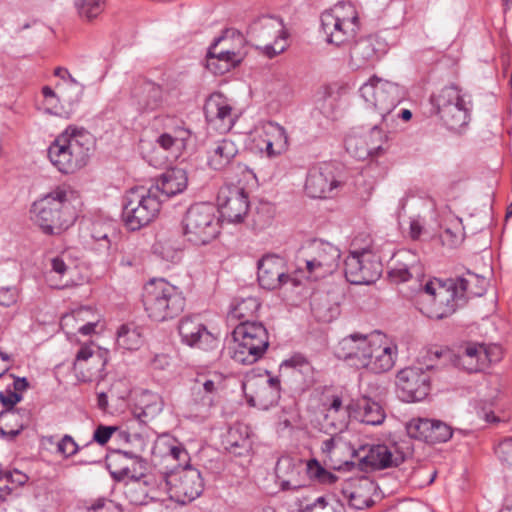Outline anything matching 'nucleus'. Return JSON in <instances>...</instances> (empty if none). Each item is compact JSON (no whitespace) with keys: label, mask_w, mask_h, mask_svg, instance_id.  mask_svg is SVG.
Returning a JSON list of instances; mask_svg holds the SVG:
<instances>
[{"label":"nucleus","mask_w":512,"mask_h":512,"mask_svg":"<svg viewBox=\"0 0 512 512\" xmlns=\"http://www.w3.org/2000/svg\"><path fill=\"white\" fill-rule=\"evenodd\" d=\"M87 512H124L122 507L113 500L101 497L86 505Z\"/></svg>","instance_id":"nucleus-55"},{"label":"nucleus","mask_w":512,"mask_h":512,"mask_svg":"<svg viewBox=\"0 0 512 512\" xmlns=\"http://www.w3.org/2000/svg\"><path fill=\"white\" fill-rule=\"evenodd\" d=\"M411 456L412 447L409 443L395 444L393 448L385 444L372 445L360 460V465L365 471L383 470L397 467Z\"/></svg>","instance_id":"nucleus-17"},{"label":"nucleus","mask_w":512,"mask_h":512,"mask_svg":"<svg viewBox=\"0 0 512 512\" xmlns=\"http://www.w3.org/2000/svg\"><path fill=\"white\" fill-rule=\"evenodd\" d=\"M164 402L160 395L150 391L141 394L135 409V416L143 423L153 419L163 410Z\"/></svg>","instance_id":"nucleus-40"},{"label":"nucleus","mask_w":512,"mask_h":512,"mask_svg":"<svg viewBox=\"0 0 512 512\" xmlns=\"http://www.w3.org/2000/svg\"><path fill=\"white\" fill-rule=\"evenodd\" d=\"M502 358V348L497 344H483V364L484 369L490 364L499 362Z\"/></svg>","instance_id":"nucleus-58"},{"label":"nucleus","mask_w":512,"mask_h":512,"mask_svg":"<svg viewBox=\"0 0 512 512\" xmlns=\"http://www.w3.org/2000/svg\"><path fill=\"white\" fill-rule=\"evenodd\" d=\"M386 52V43L378 37L370 35L361 38L351 48V64L355 69L373 67Z\"/></svg>","instance_id":"nucleus-27"},{"label":"nucleus","mask_w":512,"mask_h":512,"mask_svg":"<svg viewBox=\"0 0 512 512\" xmlns=\"http://www.w3.org/2000/svg\"><path fill=\"white\" fill-rule=\"evenodd\" d=\"M219 214L231 223H241L247 216L250 202L243 187L230 185L222 187L217 196Z\"/></svg>","instance_id":"nucleus-21"},{"label":"nucleus","mask_w":512,"mask_h":512,"mask_svg":"<svg viewBox=\"0 0 512 512\" xmlns=\"http://www.w3.org/2000/svg\"><path fill=\"white\" fill-rule=\"evenodd\" d=\"M188 183L187 173L179 167H172L162 173L151 188L163 201L182 193Z\"/></svg>","instance_id":"nucleus-33"},{"label":"nucleus","mask_w":512,"mask_h":512,"mask_svg":"<svg viewBox=\"0 0 512 512\" xmlns=\"http://www.w3.org/2000/svg\"><path fill=\"white\" fill-rule=\"evenodd\" d=\"M204 114L207 122L218 125L223 130H230L237 116L228 99L220 92L212 93L204 104Z\"/></svg>","instance_id":"nucleus-30"},{"label":"nucleus","mask_w":512,"mask_h":512,"mask_svg":"<svg viewBox=\"0 0 512 512\" xmlns=\"http://www.w3.org/2000/svg\"><path fill=\"white\" fill-rule=\"evenodd\" d=\"M281 397V383L277 376H269L255 390L250 402L261 409L277 405Z\"/></svg>","instance_id":"nucleus-36"},{"label":"nucleus","mask_w":512,"mask_h":512,"mask_svg":"<svg viewBox=\"0 0 512 512\" xmlns=\"http://www.w3.org/2000/svg\"><path fill=\"white\" fill-rule=\"evenodd\" d=\"M165 129L178 142V145L185 150L192 137V131L186 123L177 117H170L165 124Z\"/></svg>","instance_id":"nucleus-48"},{"label":"nucleus","mask_w":512,"mask_h":512,"mask_svg":"<svg viewBox=\"0 0 512 512\" xmlns=\"http://www.w3.org/2000/svg\"><path fill=\"white\" fill-rule=\"evenodd\" d=\"M260 307L261 303L257 297L235 299L228 313V321L231 324L234 321L237 323L259 322L257 317Z\"/></svg>","instance_id":"nucleus-37"},{"label":"nucleus","mask_w":512,"mask_h":512,"mask_svg":"<svg viewBox=\"0 0 512 512\" xmlns=\"http://www.w3.org/2000/svg\"><path fill=\"white\" fill-rule=\"evenodd\" d=\"M483 343L468 342L458 355V365L469 373L484 370Z\"/></svg>","instance_id":"nucleus-39"},{"label":"nucleus","mask_w":512,"mask_h":512,"mask_svg":"<svg viewBox=\"0 0 512 512\" xmlns=\"http://www.w3.org/2000/svg\"><path fill=\"white\" fill-rule=\"evenodd\" d=\"M20 291L16 286L0 287V305L3 307H12L17 304Z\"/></svg>","instance_id":"nucleus-57"},{"label":"nucleus","mask_w":512,"mask_h":512,"mask_svg":"<svg viewBox=\"0 0 512 512\" xmlns=\"http://www.w3.org/2000/svg\"><path fill=\"white\" fill-rule=\"evenodd\" d=\"M90 144L84 128L70 125L50 144L48 158L61 173L73 174L87 164Z\"/></svg>","instance_id":"nucleus-2"},{"label":"nucleus","mask_w":512,"mask_h":512,"mask_svg":"<svg viewBox=\"0 0 512 512\" xmlns=\"http://www.w3.org/2000/svg\"><path fill=\"white\" fill-rule=\"evenodd\" d=\"M370 343L364 369L375 374L390 371L395 365L397 346L384 333L377 330L371 333Z\"/></svg>","instance_id":"nucleus-18"},{"label":"nucleus","mask_w":512,"mask_h":512,"mask_svg":"<svg viewBox=\"0 0 512 512\" xmlns=\"http://www.w3.org/2000/svg\"><path fill=\"white\" fill-rule=\"evenodd\" d=\"M238 153L239 148L232 139H217L207 149V165L212 170L224 171L233 165Z\"/></svg>","instance_id":"nucleus-31"},{"label":"nucleus","mask_w":512,"mask_h":512,"mask_svg":"<svg viewBox=\"0 0 512 512\" xmlns=\"http://www.w3.org/2000/svg\"><path fill=\"white\" fill-rule=\"evenodd\" d=\"M275 476L281 491H298L307 485L302 460L291 456H281L277 460Z\"/></svg>","instance_id":"nucleus-28"},{"label":"nucleus","mask_w":512,"mask_h":512,"mask_svg":"<svg viewBox=\"0 0 512 512\" xmlns=\"http://www.w3.org/2000/svg\"><path fill=\"white\" fill-rule=\"evenodd\" d=\"M118 431V427L116 426H107L100 424L96 427L93 432L92 440V448H94V443L99 444L100 446H104L109 442L113 434Z\"/></svg>","instance_id":"nucleus-56"},{"label":"nucleus","mask_w":512,"mask_h":512,"mask_svg":"<svg viewBox=\"0 0 512 512\" xmlns=\"http://www.w3.org/2000/svg\"><path fill=\"white\" fill-rule=\"evenodd\" d=\"M91 237L100 242V246L110 252L112 240L116 238V229L113 223L96 221L92 224Z\"/></svg>","instance_id":"nucleus-46"},{"label":"nucleus","mask_w":512,"mask_h":512,"mask_svg":"<svg viewBox=\"0 0 512 512\" xmlns=\"http://www.w3.org/2000/svg\"><path fill=\"white\" fill-rule=\"evenodd\" d=\"M359 93L367 105L379 114L380 123L377 124L383 129L393 127L394 110L400 102L399 86L373 76L360 87Z\"/></svg>","instance_id":"nucleus-10"},{"label":"nucleus","mask_w":512,"mask_h":512,"mask_svg":"<svg viewBox=\"0 0 512 512\" xmlns=\"http://www.w3.org/2000/svg\"><path fill=\"white\" fill-rule=\"evenodd\" d=\"M74 190L67 184L54 187L50 192L34 201L30 218L45 235L56 236L65 232L76 220L71 203Z\"/></svg>","instance_id":"nucleus-1"},{"label":"nucleus","mask_w":512,"mask_h":512,"mask_svg":"<svg viewBox=\"0 0 512 512\" xmlns=\"http://www.w3.org/2000/svg\"><path fill=\"white\" fill-rule=\"evenodd\" d=\"M344 274L351 284L369 285L381 276L382 264L369 250L354 251L344 261Z\"/></svg>","instance_id":"nucleus-15"},{"label":"nucleus","mask_w":512,"mask_h":512,"mask_svg":"<svg viewBox=\"0 0 512 512\" xmlns=\"http://www.w3.org/2000/svg\"><path fill=\"white\" fill-rule=\"evenodd\" d=\"M370 340L371 333L369 335L354 333L346 336L339 342L337 356L357 369H364L371 345Z\"/></svg>","instance_id":"nucleus-29"},{"label":"nucleus","mask_w":512,"mask_h":512,"mask_svg":"<svg viewBox=\"0 0 512 512\" xmlns=\"http://www.w3.org/2000/svg\"><path fill=\"white\" fill-rule=\"evenodd\" d=\"M335 166L324 162L312 167L306 177L305 192L311 198H327L341 182L335 174Z\"/></svg>","instance_id":"nucleus-26"},{"label":"nucleus","mask_w":512,"mask_h":512,"mask_svg":"<svg viewBox=\"0 0 512 512\" xmlns=\"http://www.w3.org/2000/svg\"><path fill=\"white\" fill-rule=\"evenodd\" d=\"M125 497L131 504L137 506L146 505L151 501L141 479L132 480L125 491Z\"/></svg>","instance_id":"nucleus-50"},{"label":"nucleus","mask_w":512,"mask_h":512,"mask_svg":"<svg viewBox=\"0 0 512 512\" xmlns=\"http://www.w3.org/2000/svg\"><path fill=\"white\" fill-rule=\"evenodd\" d=\"M449 351L427 350L423 356L424 362L418 365L405 367L396 375V387L399 398L405 402H419L424 400L431 390V375L434 369L439 368L438 362L442 357H449Z\"/></svg>","instance_id":"nucleus-5"},{"label":"nucleus","mask_w":512,"mask_h":512,"mask_svg":"<svg viewBox=\"0 0 512 512\" xmlns=\"http://www.w3.org/2000/svg\"><path fill=\"white\" fill-rule=\"evenodd\" d=\"M245 38L234 28L225 29L208 48L206 67L215 75H223L242 61L241 48Z\"/></svg>","instance_id":"nucleus-12"},{"label":"nucleus","mask_w":512,"mask_h":512,"mask_svg":"<svg viewBox=\"0 0 512 512\" xmlns=\"http://www.w3.org/2000/svg\"><path fill=\"white\" fill-rule=\"evenodd\" d=\"M226 449L234 455H243L244 452L248 451L250 441L247 437H241L238 435L237 430H229L226 436Z\"/></svg>","instance_id":"nucleus-51"},{"label":"nucleus","mask_w":512,"mask_h":512,"mask_svg":"<svg viewBox=\"0 0 512 512\" xmlns=\"http://www.w3.org/2000/svg\"><path fill=\"white\" fill-rule=\"evenodd\" d=\"M425 268L417 255L411 251L403 250L394 255V263L388 271V278L394 284L415 280L418 290L422 291Z\"/></svg>","instance_id":"nucleus-25"},{"label":"nucleus","mask_w":512,"mask_h":512,"mask_svg":"<svg viewBox=\"0 0 512 512\" xmlns=\"http://www.w3.org/2000/svg\"><path fill=\"white\" fill-rule=\"evenodd\" d=\"M151 366L156 370H165L170 366V358L166 354H157L151 360Z\"/></svg>","instance_id":"nucleus-62"},{"label":"nucleus","mask_w":512,"mask_h":512,"mask_svg":"<svg viewBox=\"0 0 512 512\" xmlns=\"http://www.w3.org/2000/svg\"><path fill=\"white\" fill-rule=\"evenodd\" d=\"M106 353L93 351L89 346H82L73 363V371L81 382H100L106 376Z\"/></svg>","instance_id":"nucleus-24"},{"label":"nucleus","mask_w":512,"mask_h":512,"mask_svg":"<svg viewBox=\"0 0 512 512\" xmlns=\"http://www.w3.org/2000/svg\"><path fill=\"white\" fill-rule=\"evenodd\" d=\"M92 448V442H88L83 446L74 440L71 435L65 434L57 443V452L67 459L73 457L79 452H85Z\"/></svg>","instance_id":"nucleus-49"},{"label":"nucleus","mask_w":512,"mask_h":512,"mask_svg":"<svg viewBox=\"0 0 512 512\" xmlns=\"http://www.w3.org/2000/svg\"><path fill=\"white\" fill-rule=\"evenodd\" d=\"M326 41L337 47L351 42L359 30L357 11L350 3H338L320 17Z\"/></svg>","instance_id":"nucleus-11"},{"label":"nucleus","mask_w":512,"mask_h":512,"mask_svg":"<svg viewBox=\"0 0 512 512\" xmlns=\"http://www.w3.org/2000/svg\"><path fill=\"white\" fill-rule=\"evenodd\" d=\"M21 400L22 395L14 392L9 387L5 391L0 392V402L5 409V411L1 413V416H11L15 418L18 414L15 405Z\"/></svg>","instance_id":"nucleus-54"},{"label":"nucleus","mask_w":512,"mask_h":512,"mask_svg":"<svg viewBox=\"0 0 512 512\" xmlns=\"http://www.w3.org/2000/svg\"><path fill=\"white\" fill-rule=\"evenodd\" d=\"M116 342L125 350H138L144 343L143 328L134 322L122 324L117 331Z\"/></svg>","instance_id":"nucleus-42"},{"label":"nucleus","mask_w":512,"mask_h":512,"mask_svg":"<svg viewBox=\"0 0 512 512\" xmlns=\"http://www.w3.org/2000/svg\"><path fill=\"white\" fill-rule=\"evenodd\" d=\"M232 335L235 342L232 358L240 364L256 363L269 347V333L261 321L236 323Z\"/></svg>","instance_id":"nucleus-9"},{"label":"nucleus","mask_w":512,"mask_h":512,"mask_svg":"<svg viewBox=\"0 0 512 512\" xmlns=\"http://www.w3.org/2000/svg\"><path fill=\"white\" fill-rule=\"evenodd\" d=\"M194 389L197 390L198 393L203 392V403L211 406L218 394L226 389V376L218 371L198 374L195 379Z\"/></svg>","instance_id":"nucleus-35"},{"label":"nucleus","mask_w":512,"mask_h":512,"mask_svg":"<svg viewBox=\"0 0 512 512\" xmlns=\"http://www.w3.org/2000/svg\"><path fill=\"white\" fill-rule=\"evenodd\" d=\"M306 269L314 279L332 274L339 266L340 250L322 240H313L304 248Z\"/></svg>","instance_id":"nucleus-14"},{"label":"nucleus","mask_w":512,"mask_h":512,"mask_svg":"<svg viewBox=\"0 0 512 512\" xmlns=\"http://www.w3.org/2000/svg\"><path fill=\"white\" fill-rule=\"evenodd\" d=\"M405 428L410 438L427 444L447 442L453 434L448 424L432 418L414 417L406 423Z\"/></svg>","instance_id":"nucleus-23"},{"label":"nucleus","mask_w":512,"mask_h":512,"mask_svg":"<svg viewBox=\"0 0 512 512\" xmlns=\"http://www.w3.org/2000/svg\"><path fill=\"white\" fill-rule=\"evenodd\" d=\"M28 479L25 473L17 469H0V500L5 501L15 489L25 485Z\"/></svg>","instance_id":"nucleus-45"},{"label":"nucleus","mask_w":512,"mask_h":512,"mask_svg":"<svg viewBox=\"0 0 512 512\" xmlns=\"http://www.w3.org/2000/svg\"><path fill=\"white\" fill-rule=\"evenodd\" d=\"M250 31L256 40L262 42L272 38L277 39L281 37V34L285 33L283 24L273 17L258 19L250 26Z\"/></svg>","instance_id":"nucleus-43"},{"label":"nucleus","mask_w":512,"mask_h":512,"mask_svg":"<svg viewBox=\"0 0 512 512\" xmlns=\"http://www.w3.org/2000/svg\"><path fill=\"white\" fill-rule=\"evenodd\" d=\"M370 142L361 136H349L345 139L347 152L358 160L375 159L388 149V136L380 125L375 124L370 130Z\"/></svg>","instance_id":"nucleus-22"},{"label":"nucleus","mask_w":512,"mask_h":512,"mask_svg":"<svg viewBox=\"0 0 512 512\" xmlns=\"http://www.w3.org/2000/svg\"><path fill=\"white\" fill-rule=\"evenodd\" d=\"M257 268V279L264 289H280L289 282L294 287L299 285L298 280L287 273L286 261L281 256L267 254L259 260Z\"/></svg>","instance_id":"nucleus-20"},{"label":"nucleus","mask_w":512,"mask_h":512,"mask_svg":"<svg viewBox=\"0 0 512 512\" xmlns=\"http://www.w3.org/2000/svg\"><path fill=\"white\" fill-rule=\"evenodd\" d=\"M310 480L322 485L334 484L338 477L325 469L317 459H310L306 463V474Z\"/></svg>","instance_id":"nucleus-47"},{"label":"nucleus","mask_w":512,"mask_h":512,"mask_svg":"<svg viewBox=\"0 0 512 512\" xmlns=\"http://www.w3.org/2000/svg\"><path fill=\"white\" fill-rule=\"evenodd\" d=\"M421 292L430 297L427 316L437 320L454 314L466 303L468 293L481 295L480 292L469 291V280L463 277L434 278L423 285Z\"/></svg>","instance_id":"nucleus-3"},{"label":"nucleus","mask_w":512,"mask_h":512,"mask_svg":"<svg viewBox=\"0 0 512 512\" xmlns=\"http://www.w3.org/2000/svg\"><path fill=\"white\" fill-rule=\"evenodd\" d=\"M162 202L153 188L134 187L128 190L122 201V219L127 229L137 231L152 222Z\"/></svg>","instance_id":"nucleus-7"},{"label":"nucleus","mask_w":512,"mask_h":512,"mask_svg":"<svg viewBox=\"0 0 512 512\" xmlns=\"http://www.w3.org/2000/svg\"><path fill=\"white\" fill-rule=\"evenodd\" d=\"M75 6L81 18L92 20L103 11V0H76Z\"/></svg>","instance_id":"nucleus-52"},{"label":"nucleus","mask_w":512,"mask_h":512,"mask_svg":"<svg viewBox=\"0 0 512 512\" xmlns=\"http://www.w3.org/2000/svg\"><path fill=\"white\" fill-rule=\"evenodd\" d=\"M105 463L112 479L116 482L141 479L147 470V461L142 456L121 449L109 450Z\"/></svg>","instance_id":"nucleus-16"},{"label":"nucleus","mask_w":512,"mask_h":512,"mask_svg":"<svg viewBox=\"0 0 512 512\" xmlns=\"http://www.w3.org/2000/svg\"><path fill=\"white\" fill-rule=\"evenodd\" d=\"M499 460L509 467H512V438L501 441L495 448Z\"/></svg>","instance_id":"nucleus-59"},{"label":"nucleus","mask_w":512,"mask_h":512,"mask_svg":"<svg viewBox=\"0 0 512 512\" xmlns=\"http://www.w3.org/2000/svg\"><path fill=\"white\" fill-rule=\"evenodd\" d=\"M170 500L180 504H186L201 495L204 489V481L198 469L190 464L170 470Z\"/></svg>","instance_id":"nucleus-13"},{"label":"nucleus","mask_w":512,"mask_h":512,"mask_svg":"<svg viewBox=\"0 0 512 512\" xmlns=\"http://www.w3.org/2000/svg\"><path fill=\"white\" fill-rule=\"evenodd\" d=\"M181 342L191 348L209 351L217 348L219 340L208 330L200 315H187L178 323Z\"/></svg>","instance_id":"nucleus-19"},{"label":"nucleus","mask_w":512,"mask_h":512,"mask_svg":"<svg viewBox=\"0 0 512 512\" xmlns=\"http://www.w3.org/2000/svg\"><path fill=\"white\" fill-rule=\"evenodd\" d=\"M467 97L457 85L445 86L430 97L431 113L437 115L448 129L458 131L470 121L472 103Z\"/></svg>","instance_id":"nucleus-6"},{"label":"nucleus","mask_w":512,"mask_h":512,"mask_svg":"<svg viewBox=\"0 0 512 512\" xmlns=\"http://www.w3.org/2000/svg\"><path fill=\"white\" fill-rule=\"evenodd\" d=\"M168 455L175 461L188 464L189 454L182 445L171 446Z\"/></svg>","instance_id":"nucleus-61"},{"label":"nucleus","mask_w":512,"mask_h":512,"mask_svg":"<svg viewBox=\"0 0 512 512\" xmlns=\"http://www.w3.org/2000/svg\"><path fill=\"white\" fill-rule=\"evenodd\" d=\"M170 470L154 474H146L141 478V482L152 502L164 501L170 499Z\"/></svg>","instance_id":"nucleus-38"},{"label":"nucleus","mask_w":512,"mask_h":512,"mask_svg":"<svg viewBox=\"0 0 512 512\" xmlns=\"http://www.w3.org/2000/svg\"><path fill=\"white\" fill-rule=\"evenodd\" d=\"M259 139L273 142L277 150L286 151L288 149L287 132L283 126L276 122L268 121L262 124L259 129Z\"/></svg>","instance_id":"nucleus-44"},{"label":"nucleus","mask_w":512,"mask_h":512,"mask_svg":"<svg viewBox=\"0 0 512 512\" xmlns=\"http://www.w3.org/2000/svg\"><path fill=\"white\" fill-rule=\"evenodd\" d=\"M142 303L152 321L164 322L184 311L186 298L177 286L164 278H153L143 286Z\"/></svg>","instance_id":"nucleus-4"},{"label":"nucleus","mask_w":512,"mask_h":512,"mask_svg":"<svg viewBox=\"0 0 512 512\" xmlns=\"http://www.w3.org/2000/svg\"><path fill=\"white\" fill-rule=\"evenodd\" d=\"M182 223L184 236L194 245H206L220 234L219 209L211 203L192 204Z\"/></svg>","instance_id":"nucleus-8"},{"label":"nucleus","mask_w":512,"mask_h":512,"mask_svg":"<svg viewBox=\"0 0 512 512\" xmlns=\"http://www.w3.org/2000/svg\"><path fill=\"white\" fill-rule=\"evenodd\" d=\"M477 415L483 418L487 423H497L499 418L495 415L494 411L486 407H477Z\"/></svg>","instance_id":"nucleus-64"},{"label":"nucleus","mask_w":512,"mask_h":512,"mask_svg":"<svg viewBox=\"0 0 512 512\" xmlns=\"http://www.w3.org/2000/svg\"><path fill=\"white\" fill-rule=\"evenodd\" d=\"M156 143L164 150L170 151L175 154L181 153L184 149L178 145V142L171 136V134L165 129V131L160 134Z\"/></svg>","instance_id":"nucleus-60"},{"label":"nucleus","mask_w":512,"mask_h":512,"mask_svg":"<svg viewBox=\"0 0 512 512\" xmlns=\"http://www.w3.org/2000/svg\"><path fill=\"white\" fill-rule=\"evenodd\" d=\"M132 96L143 111H153L163 102L162 87L150 80L139 79L132 90Z\"/></svg>","instance_id":"nucleus-34"},{"label":"nucleus","mask_w":512,"mask_h":512,"mask_svg":"<svg viewBox=\"0 0 512 512\" xmlns=\"http://www.w3.org/2000/svg\"><path fill=\"white\" fill-rule=\"evenodd\" d=\"M281 367L291 368L293 374L302 376L301 386L310 388L316 383L315 369L310 361L302 354L295 353L282 362Z\"/></svg>","instance_id":"nucleus-41"},{"label":"nucleus","mask_w":512,"mask_h":512,"mask_svg":"<svg viewBox=\"0 0 512 512\" xmlns=\"http://www.w3.org/2000/svg\"><path fill=\"white\" fill-rule=\"evenodd\" d=\"M346 413L349 417L373 426L382 424L386 418L382 406L366 396L352 400L346 407Z\"/></svg>","instance_id":"nucleus-32"},{"label":"nucleus","mask_w":512,"mask_h":512,"mask_svg":"<svg viewBox=\"0 0 512 512\" xmlns=\"http://www.w3.org/2000/svg\"><path fill=\"white\" fill-rule=\"evenodd\" d=\"M68 271V266L61 256H56L51 259V272L59 275H64Z\"/></svg>","instance_id":"nucleus-63"},{"label":"nucleus","mask_w":512,"mask_h":512,"mask_svg":"<svg viewBox=\"0 0 512 512\" xmlns=\"http://www.w3.org/2000/svg\"><path fill=\"white\" fill-rule=\"evenodd\" d=\"M342 493L348 499L352 508L361 510L369 506L370 499L361 494V487H354L353 482L348 483V487L342 489Z\"/></svg>","instance_id":"nucleus-53"}]
</instances>
